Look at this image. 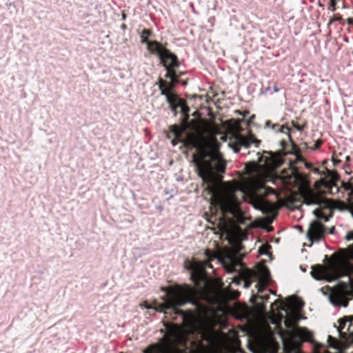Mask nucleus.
Segmentation results:
<instances>
[{"mask_svg": "<svg viewBox=\"0 0 353 353\" xmlns=\"http://www.w3.org/2000/svg\"><path fill=\"white\" fill-rule=\"evenodd\" d=\"M217 225L222 233L225 234L226 239L234 247L219 249L216 254L211 253L208 250L205 254L208 258L206 261H187L185 263L186 269L190 271L191 279L195 284L196 288L188 285H174L163 287L161 290L165 294L161 297L162 303L152 307L148 303L141 305V307L163 312L166 309H176L191 302L199 292L201 297L207 301L218 304L219 311L214 307L199 308L196 314L203 310H212L221 318L223 323L222 315L225 311V303L231 299H236L239 292L223 288V283L219 279L209 281L205 274V269L210 268V261L216 259L224 266L228 272L237 271L239 276L232 279V283L239 285L241 281H244L245 288L250 287L254 279H258L256 288L258 292H261L268 285L270 279V272L263 265H258L254 270L244 268L240 262L239 252L241 250L240 242L243 234L238 225L230 219H226L222 215L218 221Z\"/></svg>", "mask_w": 353, "mask_h": 353, "instance_id": "f257e3e1", "label": "nucleus"}, {"mask_svg": "<svg viewBox=\"0 0 353 353\" xmlns=\"http://www.w3.org/2000/svg\"><path fill=\"white\" fill-rule=\"evenodd\" d=\"M199 161V176L206 184L205 189L211 194V203L220 207L222 213L230 212L239 223H246L248 217L239 208V201L236 192H242L245 200L255 209L263 212L275 214L277 206L257 195L256 190L263 188L271 176L273 169L282 163L281 157L267 152L258 158V162L250 161L245 164V170L250 176L239 181H221L220 173L225 170V162L218 156L214 159L207 156Z\"/></svg>", "mask_w": 353, "mask_h": 353, "instance_id": "f03ea898", "label": "nucleus"}, {"mask_svg": "<svg viewBox=\"0 0 353 353\" xmlns=\"http://www.w3.org/2000/svg\"><path fill=\"white\" fill-rule=\"evenodd\" d=\"M221 322L212 310L188 314L183 325H171L161 341L153 344L143 353H218L221 350L235 351L239 339L235 332L225 334L214 330Z\"/></svg>", "mask_w": 353, "mask_h": 353, "instance_id": "7ed1b4c3", "label": "nucleus"}, {"mask_svg": "<svg viewBox=\"0 0 353 353\" xmlns=\"http://www.w3.org/2000/svg\"><path fill=\"white\" fill-rule=\"evenodd\" d=\"M176 105L181 108L185 114L180 126L173 125L172 132L176 137H181L188 128L194 131V133H187L184 143L185 145H191L197 148V152L193 155V161L195 163L198 174L199 175V161L205 159L207 156L212 159L218 156L222 159L219 152V143L215 139L214 127L205 120L194 119L188 123V112L189 108L186 106L183 100H179Z\"/></svg>", "mask_w": 353, "mask_h": 353, "instance_id": "20e7f679", "label": "nucleus"}, {"mask_svg": "<svg viewBox=\"0 0 353 353\" xmlns=\"http://www.w3.org/2000/svg\"><path fill=\"white\" fill-rule=\"evenodd\" d=\"M352 252L341 251L328 263L327 266L316 265L312 268L311 274L316 280L332 281L339 277L347 276V281L339 283L337 288L341 294H348L353 291V265L347 259Z\"/></svg>", "mask_w": 353, "mask_h": 353, "instance_id": "39448f33", "label": "nucleus"}, {"mask_svg": "<svg viewBox=\"0 0 353 353\" xmlns=\"http://www.w3.org/2000/svg\"><path fill=\"white\" fill-rule=\"evenodd\" d=\"M282 180L286 185L298 186L304 203L307 205H317L320 208H339V210L346 208L345 203L325 199L320 194L316 193L308 188L305 185L303 177L294 170H291L290 174L283 176Z\"/></svg>", "mask_w": 353, "mask_h": 353, "instance_id": "423d86ee", "label": "nucleus"}, {"mask_svg": "<svg viewBox=\"0 0 353 353\" xmlns=\"http://www.w3.org/2000/svg\"><path fill=\"white\" fill-rule=\"evenodd\" d=\"M160 59L167 70L165 77L170 78L172 83L174 84L176 81L174 69L179 66L176 56L165 50Z\"/></svg>", "mask_w": 353, "mask_h": 353, "instance_id": "0eeeda50", "label": "nucleus"}, {"mask_svg": "<svg viewBox=\"0 0 353 353\" xmlns=\"http://www.w3.org/2000/svg\"><path fill=\"white\" fill-rule=\"evenodd\" d=\"M303 305V301L297 297H290L288 298L285 303L274 301V303L271 304V308L272 312L274 313V310L275 309L279 310H285L287 309L290 310L292 311H297Z\"/></svg>", "mask_w": 353, "mask_h": 353, "instance_id": "6e6552de", "label": "nucleus"}, {"mask_svg": "<svg viewBox=\"0 0 353 353\" xmlns=\"http://www.w3.org/2000/svg\"><path fill=\"white\" fill-rule=\"evenodd\" d=\"M296 321L293 319H287L285 320V325L287 327L292 328V334L297 336L301 341H308L312 337L311 332L304 327H296Z\"/></svg>", "mask_w": 353, "mask_h": 353, "instance_id": "1a4fd4ad", "label": "nucleus"}, {"mask_svg": "<svg viewBox=\"0 0 353 353\" xmlns=\"http://www.w3.org/2000/svg\"><path fill=\"white\" fill-rule=\"evenodd\" d=\"M261 141L257 139L252 134H249L246 137H240L237 145L233 147L234 152H238L240 148L243 146L246 148L254 146L258 148L260 145Z\"/></svg>", "mask_w": 353, "mask_h": 353, "instance_id": "9d476101", "label": "nucleus"}, {"mask_svg": "<svg viewBox=\"0 0 353 353\" xmlns=\"http://www.w3.org/2000/svg\"><path fill=\"white\" fill-rule=\"evenodd\" d=\"M339 332L345 339L353 337V316L339 320Z\"/></svg>", "mask_w": 353, "mask_h": 353, "instance_id": "9b49d317", "label": "nucleus"}, {"mask_svg": "<svg viewBox=\"0 0 353 353\" xmlns=\"http://www.w3.org/2000/svg\"><path fill=\"white\" fill-rule=\"evenodd\" d=\"M324 232L323 226L318 221H314L307 230V236L310 241H317L322 238Z\"/></svg>", "mask_w": 353, "mask_h": 353, "instance_id": "f8f14e48", "label": "nucleus"}, {"mask_svg": "<svg viewBox=\"0 0 353 353\" xmlns=\"http://www.w3.org/2000/svg\"><path fill=\"white\" fill-rule=\"evenodd\" d=\"M296 336L292 334L289 338L283 340V346L287 353L296 352L300 345V341L295 339Z\"/></svg>", "mask_w": 353, "mask_h": 353, "instance_id": "ddd939ff", "label": "nucleus"}, {"mask_svg": "<svg viewBox=\"0 0 353 353\" xmlns=\"http://www.w3.org/2000/svg\"><path fill=\"white\" fill-rule=\"evenodd\" d=\"M148 50L153 54H157L159 58L165 51L164 48L157 41H149L147 43Z\"/></svg>", "mask_w": 353, "mask_h": 353, "instance_id": "4468645a", "label": "nucleus"}, {"mask_svg": "<svg viewBox=\"0 0 353 353\" xmlns=\"http://www.w3.org/2000/svg\"><path fill=\"white\" fill-rule=\"evenodd\" d=\"M327 343L329 345L334 349L339 350L341 348V343L336 339L332 337L331 336H328Z\"/></svg>", "mask_w": 353, "mask_h": 353, "instance_id": "2eb2a0df", "label": "nucleus"}, {"mask_svg": "<svg viewBox=\"0 0 353 353\" xmlns=\"http://www.w3.org/2000/svg\"><path fill=\"white\" fill-rule=\"evenodd\" d=\"M348 203L347 208L350 210L352 215L353 216V190L348 194Z\"/></svg>", "mask_w": 353, "mask_h": 353, "instance_id": "dca6fc26", "label": "nucleus"}, {"mask_svg": "<svg viewBox=\"0 0 353 353\" xmlns=\"http://www.w3.org/2000/svg\"><path fill=\"white\" fill-rule=\"evenodd\" d=\"M256 308L257 310V312H258L259 315H261V316L263 315L265 309V306L264 303H257L256 305Z\"/></svg>", "mask_w": 353, "mask_h": 353, "instance_id": "f3484780", "label": "nucleus"}, {"mask_svg": "<svg viewBox=\"0 0 353 353\" xmlns=\"http://www.w3.org/2000/svg\"><path fill=\"white\" fill-rule=\"evenodd\" d=\"M150 35V31L148 30H143L141 37V41L142 43H148L147 41L148 37Z\"/></svg>", "mask_w": 353, "mask_h": 353, "instance_id": "a211bd4d", "label": "nucleus"}, {"mask_svg": "<svg viewBox=\"0 0 353 353\" xmlns=\"http://www.w3.org/2000/svg\"><path fill=\"white\" fill-rule=\"evenodd\" d=\"M313 214L319 219L322 218L324 219L325 221H328V218L327 216H323L319 209L314 210Z\"/></svg>", "mask_w": 353, "mask_h": 353, "instance_id": "6ab92c4d", "label": "nucleus"}, {"mask_svg": "<svg viewBox=\"0 0 353 353\" xmlns=\"http://www.w3.org/2000/svg\"><path fill=\"white\" fill-rule=\"evenodd\" d=\"M321 143H322L321 140H320V139L316 140L314 147H312V149L315 150V149L319 148V147L321 145Z\"/></svg>", "mask_w": 353, "mask_h": 353, "instance_id": "aec40b11", "label": "nucleus"}, {"mask_svg": "<svg viewBox=\"0 0 353 353\" xmlns=\"http://www.w3.org/2000/svg\"><path fill=\"white\" fill-rule=\"evenodd\" d=\"M341 20V17H334L332 18H331L328 22L329 24H331L332 23H333L334 21H339Z\"/></svg>", "mask_w": 353, "mask_h": 353, "instance_id": "412c9836", "label": "nucleus"}, {"mask_svg": "<svg viewBox=\"0 0 353 353\" xmlns=\"http://www.w3.org/2000/svg\"><path fill=\"white\" fill-rule=\"evenodd\" d=\"M346 239H347V241L353 240V231H352V232H350L346 235Z\"/></svg>", "mask_w": 353, "mask_h": 353, "instance_id": "4be33fe9", "label": "nucleus"}, {"mask_svg": "<svg viewBox=\"0 0 353 353\" xmlns=\"http://www.w3.org/2000/svg\"><path fill=\"white\" fill-rule=\"evenodd\" d=\"M281 131L283 133L288 134L289 129L286 127L282 126L281 128Z\"/></svg>", "mask_w": 353, "mask_h": 353, "instance_id": "5701e85b", "label": "nucleus"}, {"mask_svg": "<svg viewBox=\"0 0 353 353\" xmlns=\"http://www.w3.org/2000/svg\"><path fill=\"white\" fill-rule=\"evenodd\" d=\"M345 188L346 190H350L351 191L352 190V187H351V185H350V184H346V185H345Z\"/></svg>", "mask_w": 353, "mask_h": 353, "instance_id": "b1692460", "label": "nucleus"}, {"mask_svg": "<svg viewBox=\"0 0 353 353\" xmlns=\"http://www.w3.org/2000/svg\"><path fill=\"white\" fill-rule=\"evenodd\" d=\"M347 23L350 24H352L353 23V18H348Z\"/></svg>", "mask_w": 353, "mask_h": 353, "instance_id": "393cba45", "label": "nucleus"}, {"mask_svg": "<svg viewBox=\"0 0 353 353\" xmlns=\"http://www.w3.org/2000/svg\"><path fill=\"white\" fill-rule=\"evenodd\" d=\"M273 90L275 92H278L279 91V89L278 87L276 86H274L273 87Z\"/></svg>", "mask_w": 353, "mask_h": 353, "instance_id": "a878e982", "label": "nucleus"}, {"mask_svg": "<svg viewBox=\"0 0 353 353\" xmlns=\"http://www.w3.org/2000/svg\"><path fill=\"white\" fill-rule=\"evenodd\" d=\"M259 298L261 299L262 300L265 299L267 300L268 299L266 296H259Z\"/></svg>", "mask_w": 353, "mask_h": 353, "instance_id": "bb28decb", "label": "nucleus"}, {"mask_svg": "<svg viewBox=\"0 0 353 353\" xmlns=\"http://www.w3.org/2000/svg\"><path fill=\"white\" fill-rule=\"evenodd\" d=\"M271 345L272 346V349H273L272 352H274V351H275L274 345V344H273V343H271Z\"/></svg>", "mask_w": 353, "mask_h": 353, "instance_id": "cd10ccee", "label": "nucleus"}, {"mask_svg": "<svg viewBox=\"0 0 353 353\" xmlns=\"http://www.w3.org/2000/svg\"><path fill=\"white\" fill-rule=\"evenodd\" d=\"M172 143L174 146L176 145V142L174 140L172 141Z\"/></svg>", "mask_w": 353, "mask_h": 353, "instance_id": "c85d7f7f", "label": "nucleus"}, {"mask_svg": "<svg viewBox=\"0 0 353 353\" xmlns=\"http://www.w3.org/2000/svg\"><path fill=\"white\" fill-rule=\"evenodd\" d=\"M296 128L299 130H301V128L300 127H296Z\"/></svg>", "mask_w": 353, "mask_h": 353, "instance_id": "c756f323", "label": "nucleus"}, {"mask_svg": "<svg viewBox=\"0 0 353 353\" xmlns=\"http://www.w3.org/2000/svg\"><path fill=\"white\" fill-rule=\"evenodd\" d=\"M346 159H347V161H348V160L350 159V157H346Z\"/></svg>", "mask_w": 353, "mask_h": 353, "instance_id": "7c9ffc66", "label": "nucleus"}, {"mask_svg": "<svg viewBox=\"0 0 353 353\" xmlns=\"http://www.w3.org/2000/svg\"><path fill=\"white\" fill-rule=\"evenodd\" d=\"M193 115L196 116V112L193 113Z\"/></svg>", "mask_w": 353, "mask_h": 353, "instance_id": "2f4dec72", "label": "nucleus"}]
</instances>
